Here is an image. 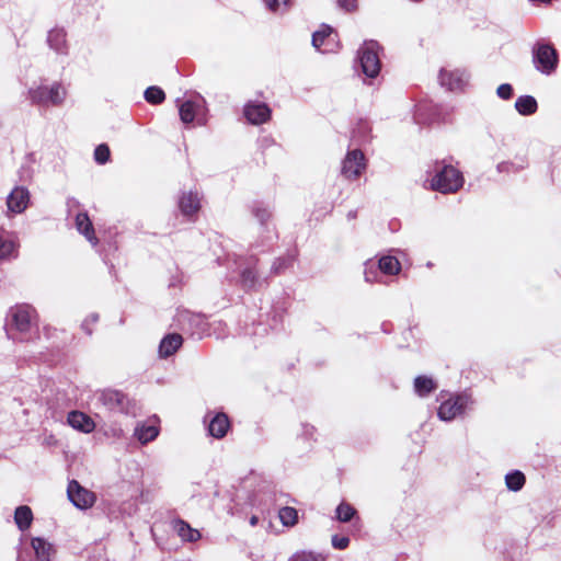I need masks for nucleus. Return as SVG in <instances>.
<instances>
[{"instance_id":"47","label":"nucleus","mask_w":561,"mask_h":561,"mask_svg":"<svg viewBox=\"0 0 561 561\" xmlns=\"http://www.w3.org/2000/svg\"><path fill=\"white\" fill-rule=\"evenodd\" d=\"M356 216H357V211L356 210H351L347 214V218L348 219H354V218H356Z\"/></svg>"},{"instance_id":"27","label":"nucleus","mask_w":561,"mask_h":561,"mask_svg":"<svg viewBox=\"0 0 561 561\" xmlns=\"http://www.w3.org/2000/svg\"><path fill=\"white\" fill-rule=\"evenodd\" d=\"M134 435L141 444H147L159 435V428L156 425L141 424L135 428Z\"/></svg>"},{"instance_id":"37","label":"nucleus","mask_w":561,"mask_h":561,"mask_svg":"<svg viewBox=\"0 0 561 561\" xmlns=\"http://www.w3.org/2000/svg\"><path fill=\"white\" fill-rule=\"evenodd\" d=\"M110 148L105 144L99 145L94 150V160L99 164H104L110 160Z\"/></svg>"},{"instance_id":"31","label":"nucleus","mask_w":561,"mask_h":561,"mask_svg":"<svg viewBox=\"0 0 561 561\" xmlns=\"http://www.w3.org/2000/svg\"><path fill=\"white\" fill-rule=\"evenodd\" d=\"M278 517L284 526L291 527L298 522V512L294 507L284 506L279 510Z\"/></svg>"},{"instance_id":"17","label":"nucleus","mask_w":561,"mask_h":561,"mask_svg":"<svg viewBox=\"0 0 561 561\" xmlns=\"http://www.w3.org/2000/svg\"><path fill=\"white\" fill-rule=\"evenodd\" d=\"M67 421L71 427L83 433H91L95 428L93 420L80 411H71Z\"/></svg>"},{"instance_id":"38","label":"nucleus","mask_w":561,"mask_h":561,"mask_svg":"<svg viewBox=\"0 0 561 561\" xmlns=\"http://www.w3.org/2000/svg\"><path fill=\"white\" fill-rule=\"evenodd\" d=\"M265 7L272 12L285 11L289 7V0H263Z\"/></svg>"},{"instance_id":"19","label":"nucleus","mask_w":561,"mask_h":561,"mask_svg":"<svg viewBox=\"0 0 561 561\" xmlns=\"http://www.w3.org/2000/svg\"><path fill=\"white\" fill-rule=\"evenodd\" d=\"M230 427V422L225 413H217L208 424V433L215 438H222Z\"/></svg>"},{"instance_id":"12","label":"nucleus","mask_w":561,"mask_h":561,"mask_svg":"<svg viewBox=\"0 0 561 561\" xmlns=\"http://www.w3.org/2000/svg\"><path fill=\"white\" fill-rule=\"evenodd\" d=\"M28 202V190L23 186H16L7 197L8 210L13 214H21L26 209Z\"/></svg>"},{"instance_id":"45","label":"nucleus","mask_w":561,"mask_h":561,"mask_svg":"<svg viewBox=\"0 0 561 561\" xmlns=\"http://www.w3.org/2000/svg\"><path fill=\"white\" fill-rule=\"evenodd\" d=\"M191 320L201 328V331H205L206 322L204 321L203 318H201L199 316H194L192 317Z\"/></svg>"},{"instance_id":"10","label":"nucleus","mask_w":561,"mask_h":561,"mask_svg":"<svg viewBox=\"0 0 561 561\" xmlns=\"http://www.w3.org/2000/svg\"><path fill=\"white\" fill-rule=\"evenodd\" d=\"M67 495L69 501L80 510H87L91 507L95 502V495L93 492L80 485L76 480H71L67 488Z\"/></svg>"},{"instance_id":"11","label":"nucleus","mask_w":561,"mask_h":561,"mask_svg":"<svg viewBox=\"0 0 561 561\" xmlns=\"http://www.w3.org/2000/svg\"><path fill=\"white\" fill-rule=\"evenodd\" d=\"M31 547L35 554L34 561H51L56 552L54 546L42 537H33L31 539ZM18 561H27L21 551L18 553Z\"/></svg>"},{"instance_id":"21","label":"nucleus","mask_w":561,"mask_h":561,"mask_svg":"<svg viewBox=\"0 0 561 561\" xmlns=\"http://www.w3.org/2000/svg\"><path fill=\"white\" fill-rule=\"evenodd\" d=\"M179 206L184 216H193L201 208V199L197 193H184L180 198Z\"/></svg>"},{"instance_id":"26","label":"nucleus","mask_w":561,"mask_h":561,"mask_svg":"<svg viewBox=\"0 0 561 561\" xmlns=\"http://www.w3.org/2000/svg\"><path fill=\"white\" fill-rule=\"evenodd\" d=\"M380 273L386 275H396L401 270V264L396 256H381L377 263Z\"/></svg>"},{"instance_id":"8","label":"nucleus","mask_w":561,"mask_h":561,"mask_svg":"<svg viewBox=\"0 0 561 561\" xmlns=\"http://www.w3.org/2000/svg\"><path fill=\"white\" fill-rule=\"evenodd\" d=\"M366 169V159L362 150H350L342 161L341 173L348 180H356Z\"/></svg>"},{"instance_id":"35","label":"nucleus","mask_w":561,"mask_h":561,"mask_svg":"<svg viewBox=\"0 0 561 561\" xmlns=\"http://www.w3.org/2000/svg\"><path fill=\"white\" fill-rule=\"evenodd\" d=\"M379 272L378 265L374 261L369 260L365 263L364 275L366 282H379Z\"/></svg>"},{"instance_id":"13","label":"nucleus","mask_w":561,"mask_h":561,"mask_svg":"<svg viewBox=\"0 0 561 561\" xmlns=\"http://www.w3.org/2000/svg\"><path fill=\"white\" fill-rule=\"evenodd\" d=\"M438 79L442 87L449 91H456L463 88L468 81V76L461 70L447 71L442 69Z\"/></svg>"},{"instance_id":"15","label":"nucleus","mask_w":561,"mask_h":561,"mask_svg":"<svg viewBox=\"0 0 561 561\" xmlns=\"http://www.w3.org/2000/svg\"><path fill=\"white\" fill-rule=\"evenodd\" d=\"M334 41L335 35L333 34V30L328 25H323L321 30L312 34L313 47L322 53L331 51V46L334 43Z\"/></svg>"},{"instance_id":"33","label":"nucleus","mask_w":561,"mask_h":561,"mask_svg":"<svg viewBox=\"0 0 561 561\" xmlns=\"http://www.w3.org/2000/svg\"><path fill=\"white\" fill-rule=\"evenodd\" d=\"M144 96L145 100L150 104H160L165 99L163 90L156 85L147 88Z\"/></svg>"},{"instance_id":"16","label":"nucleus","mask_w":561,"mask_h":561,"mask_svg":"<svg viewBox=\"0 0 561 561\" xmlns=\"http://www.w3.org/2000/svg\"><path fill=\"white\" fill-rule=\"evenodd\" d=\"M183 344V337L178 333L167 334L159 344V355L161 358L172 356Z\"/></svg>"},{"instance_id":"9","label":"nucleus","mask_w":561,"mask_h":561,"mask_svg":"<svg viewBox=\"0 0 561 561\" xmlns=\"http://www.w3.org/2000/svg\"><path fill=\"white\" fill-rule=\"evenodd\" d=\"M98 400L110 411L129 414L131 413V403L128 398L117 390H103L98 396Z\"/></svg>"},{"instance_id":"44","label":"nucleus","mask_w":561,"mask_h":561,"mask_svg":"<svg viewBox=\"0 0 561 561\" xmlns=\"http://www.w3.org/2000/svg\"><path fill=\"white\" fill-rule=\"evenodd\" d=\"M337 4L346 11H352L356 8V0H337Z\"/></svg>"},{"instance_id":"22","label":"nucleus","mask_w":561,"mask_h":561,"mask_svg":"<svg viewBox=\"0 0 561 561\" xmlns=\"http://www.w3.org/2000/svg\"><path fill=\"white\" fill-rule=\"evenodd\" d=\"M47 43L51 49L58 54L67 53L66 32L64 28L55 27L49 31Z\"/></svg>"},{"instance_id":"46","label":"nucleus","mask_w":561,"mask_h":561,"mask_svg":"<svg viewBox=\"0 0 561 561\" xmlns=\"http://www.w3.org/2000/svg\"><path fill=\"white\" fill-rule=\"evenodd\" d=\"M422 108H423L422 106H419L416 110L415 119L417 123H421L420 114H421Z\"/></svg>"},{"instance_id":"43","label":"nucleus","mask_w":561,"mask_h":561,"mask_svg":"<svg viewBox=\"0 0 561 561\" xmlns=\"http://www.w3.org/2000/svg\"><path fill=\"white\" fill-rule=\"evenodd\" d=\"M323 559L312 553H297L291 561H322Z\"/></svg>"},{"instance_id":"4","label":"nucleus","mask_w":561,"mask_h":561,"mask_svg":"<svg viewBox=\"0 0 561 561\" xmlns=\"http://www.w3.org/2000/svg\"><path fill=\"white\" fill-rule=\"evenodd\" d=\"M66 95V88L58 82L50 87L39 85L28 91V98L32 103L41 106H59L64 103Z\"/></svg>"},{"instance_id":"30","label":"nucleus","mask_w":561,"mask_h":561,"mask_svg":"<svg viewBox=\"0 0 561 561\" xmlns=\"http://www.w3.org/2000/svg\"><path fill=\"white\" fill-rule=\"evenodd\" d=\"M505 483L508 490L517 492L525 484V476L518 470L508 472L505 476Z\"/></svg>"},{"instance_id":"32","label":"nucleus","mask_w":561,"mask_h":561,"mask_svg":"<svg viewBox=\"0 0 561 561\" xmlns=\"http://www.w3.org/2000/svg\"><path fill=\"white\" fill-rule=\"evenodd\" d=\"M251 211L262 226L266 225L272 217L271 210L259 202L253 203L251 206Z\"/></svg>"},{"instance_id":"23","label":"nucleus","mask_w":561,"mask_h":561,"mask_svg":"<svg viewBox=\"0 0 561 561\" xmlns=\"http://www.w3.org/2000/svg\"><path fill=\"white\" fill-rule=\"evenodd\" d=\"M173 529L182 538V540L187 542H195L201 538V533L197 529H194L183 519L173 520Z\"/></svg>"},{"instance_id":"42","label":"nucleus","mask_w":561,"mask_h":561,"mask_svg":"<svg viewBox=\"0 0 561 561\" xmlns=\"http://www.w3.org/2000/svg\"><path fill=\"white\" fill-rule=\"evenodd\" d=\"M98 321H99V314L91 313L89 317L85 318V320L82 322L81 327L88 335H91L92 334L91 325L95 324Z\"/></svg>"},{"instance_id":"6","label":"nucleus","mask_w":561,"mask_h":561,"mask_svg":"<svg viewBox=\"0 0 561 561\" xmlns=\"http://www.w3.org/2000/svg\"><path fill=\"white\" fill-rule=\"evenodd\" d=\"M257 262L259 260L254 255L239 257V260L236 261L240 270V286L247 291L256 290L261 286L256 272Z\"/></svg>"},{"instance_id":"48","label":"nucleus","mask_w":561,"mask_h":561,"mask_svg":"<svg viewBox=\"0 0 561 561\" xmlns=\"http://www.w3.org/2000/svg\"><path fill=\"white\" fill-rule=\"evenodd\" d=\"M257 522H259V518H257L256 516H252V517L250 518V524H251L252 526H255V525L257 524Z\"/></svg>"},{"instance_id":"36","label":"nucleus","mask_w":561,"mask_h":561,"mask_svg":"<svg viewBox=\"0 0 561 561\" xmlns=\"http://www.w3.org/2000/svg\"><path fill=\"white\" fill-rule=\"evenodd\" d=\"M294 260L291 254L276 259L272 265V273L280 274L293 264Z\"/></svg>"},{"instance_id":"14","label":"nucleus","mask_w":561,"mask_h":561,"mask_svg":"<svg viewBox=\"0 0 561 561\" xmlns=\"http://www.w3.org/2000/svg\"><path fill=\"white\" fill-rule=\"evenodd\" d=\"M244 116L253 125L267 122L271 117V110L265 103L249 102L244 105Z\"/></svg>"},{"instance_id":"18","label":"nucleus","mask_w":561,"mask_h":561,"mask_svg":"<svg viewBox=\"0 0 561 561\" xmlns=\"http://www.w3.org/2000/svg\"><path fill=\"white\" fill-rule=\"evenodd\" d=\"M18 244L13 236L7 230L0 228V261L15 257L18 254Z\"/></svg>"},{"instance_id":"40","label":"nucleus","mask_w":561,"mask_h":561,"mask_svg":"<svg viewBox=\"0 0 561 561\" xmlns=\"http://www.w3.org/2000/svg\"><path fill=\"white\" fill-rule=\"evenodd\" d=\"M496 94L502 100H510L513 96V87L510 83L500 84Z\"/></svg>"},{"instance_id":"39","label":"nucleus","mask_w":561,"mask_h":561,"mask_svg":"<svg viewBox=\"0 0 561 561\" xmlns=\"http://www.w3.org/2000/svg\"><path fill=\"white\" fill-rule=\"evenodd\" d=\"M525 168L524 164H515L513 162H507V161H504V162H501L497 164L496 169L500 173H503V172H506V173H510V172H519L520 170H523Z\"/></svg>"},{"instance_id":"28","label":"nucleus","mask_w":561,"mask_h":561,"mask_svg":"<svg viewBox=\"0 0 561 561\" xmlns=\"http://www.w3.org/2000/svg\"><path fill=\"white\" fill-rule=\"evenodd\" d=\"M436 389L435 381L427 376H417L414 379V390L420 397H426Z\"/></svg>"},{"instance_id":"5","label":"nucleus","mask_w":561,"mask_h":561,"mask_svg":"<svg viewBox=\"0 0 561 561\" xmlns=\"http://www.w3.org/2000/svg\"><path fill=\"white\" fill-rule=\"evenodd\" d=\"M380 46L375 41L365 42L358 49V59L363 73L368 78H376L380 72Z\"/></svg>"},{"instance_id":"41","label":"nucleus","mask_w":561,"mask_h":561,"mask_svg":"<svg viewBox=\"0 0 561 561\" xmlns=\"http://www.w3.org/2000/svg\"><path fill=\"white\" fill-rule=\"evenodd\" d=\"M350 545V539L348 537H345V536H339V535H334L332 537V546L335 548V549H339V550H344L348 547Z\"/></svg>"},{"instance_id":"49","label":"nucleus","mask_w":561,"mask_h":561,"mask_svg":"<svg viewBox=\"0 0 561 561\" xmlns=\"http://www.w3.org/2000/svg\"><path fill=\"white\" fill-rule=\"evenodd\" d=\"M78 201H76L75 198H70L68 199V206L71 207L72 205H78Z\"/></svg>"},{"instance_id":"3","label":"nucleus","mask_w":561,"mask_h":561,"mask_svg":"<svg viewBox=\"0 0 561 561\" xmlns=\"http://www.w3.org/2000/svg\"><path fill=\"white\" fill-rule=\"evenodd\" d=\"M533 64L536 70L542 75H552L559 62L558 53L554 47L546 42H537L531 49Z\"/></svg>"},{"instance_id":"20","label":"nucleus","mask_w":561,"mask_h":561,"mask_svg":"<svg viewBox=\"0 0 561 561\" xmlns=\"http://www.w3.org/2000/svg\"><path fill=\"white\" fill-rule=\"evenodd\" d=\"M76 227L77 230L82 233L89 242H91L93 245L98 243V238L95 237L93 225L87 213L77 214Z\"/></svg>"},{"instance_id":"25","label":"nucleus","mask_w":561,"mask_h":561,"mask_svg":"<svg viewBox=\"0 0 561 561\" xmlns=\"http://www.w3.org/2000/svg\"><path fill=\"white\" fill-rule=\"evenodd\" d=\"M515 108L520 115L528 116L537 112L538 104L534 96L522 95L515 101Z\"/></svg>"},{"instance_id":"24","label":"nucleus","mask_w":561,"mask_h":561,"mask_svg":"<svg viewBox=\"0 0 561 561\" xmlns=\"http://www.w3.org/2000/svg\"><path fill=\"white\" fill-rule=\"evenodd\" d=\"M33 522L32 510L27 505H21L15 508L14 523L21 531H25L31 527Z\"/></svg>"},{"instance_id":"34","label":"nucleus","mask_w":561,"mask_h":561,"mask_svg":"<svg viewBox=\"0 0 561 561\" xmlns=\"http://www.w3.org/2000/svg\"><path fill=\"white\" fill-rule=\"evenodd\" d=\"M335 513H336V518L340 522L346 523V522H350L356 515V510L351 504L342 502L336 507Z\"/></svg>"},{"instance_id":"7","label":"nucleus","mask_w":561,"mask_h":561,"mask_svg":"<svg viewBox=\"0 0 561 561\" xmlns=\"http://www.w3.org/2000/svg\"><path fill=\"white\" fill-rule=\"evenodd\" d=\"M471 404L472 399L468 393L451 396L439 405L438 417L443 421H451L462 415Z\"/></svg>"},{"instance_id":"2","label":"nucleus","mask_w":561,"mask_h":561,"mask_svg":"<svg viewBox=\"0 0 561 561\" xmlns=\"http://www.w3.org/2000/svg\"><path fill=\"white\" fill-rule=\"evenodd\" d=\"M434 172L435 174L431 180V186L434 191L449 194L457 192L463 185L461 172L447 163L446 160L436 161Z\"/></svg>"},{"instance_id":"1","label":"nucleus","mask_w":561,"mask_h":561,"mask_svg":"<svg viewBox=\"0 0 561 561\" xmlns=\"http://www.w3.org/2000/svg\"><path fill=\"white\" fill-rule=\"evenodd\" d=\"M7 335L13 342H30L38 337L36 310L30 305H19L10 309Z\"/></svg>"},{"instance_id":"29","label":"nucleus","mask_w":561,"mask_h":561,"mask_svg":"<svg viewBox=\"0 0 561 561\" xmlns=\"http://www.w3.org/2000/svg\"><path fill=\"white\" fill-rule=\"evenodd\" d=\"M198 107L199 105L193 101L183 102L179 108L181 121L185 124L192 123L196 116Z\"/></svg>"}]
</instances>
